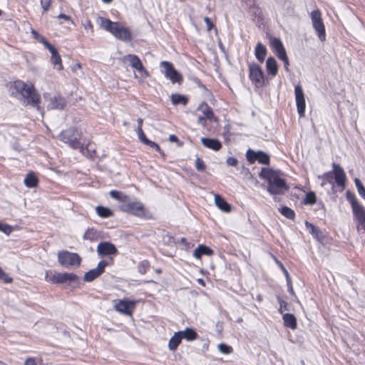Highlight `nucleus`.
I'll list each match as a JSON object with an SVG mask.
<instances>
[{"label": "nucleus", "instance_id": "35", "mask_svg": "<svg viewBox=\"0 0 365 365\" xmlns=\"http://www.w3.org/2000/svg\"><path fill=\"white\" fill-rule=\"evenodd\" d=\"M279 212L289 220H293L295 217L294 212L287 206L279 208Z\"/></svg>", "mask_w": 365, "mask_h": 365}, {"label": "nucleus", "instance_id": "12", "mask_svg": "<svg viewBox=\"0 0 365 365\" xmlns=\"http://www.w3.org/2000/svg\"><path fill=\"white\" fill-rule=\"evenodd\" d=\"M124 62H128L130 65L138 71H139L143 78L148 76V71L145 69L140 59L134 54H128L123 56V58Z\"/></svg>", "mask_w": 365, "mask_h": 365}, {"label": "nucleus", "instance_id": "51", "mask_svg": "<svg viewBox=\"0 0 365 365\" xmlns=\"http://www.w3.org/2000/svg\"><path fill=\"white\" fill-rule=\"evenodd\" d=\"M322 180H323V181L322 182V186H324L327 184V182H328L331 185V187H334L333 182L329 180V174L324 175L322 177Z\"/></svg>", "mask_w": 365, "mask_h": 365}, {"label": "nucleus", "instance_id": "44", "mask_svg": "<svg viewBox=\"0 0 365 365\" xmlns=\"http://www.w3.org/2000/svg\"><path fill=\"white\" fill-rule=\"evenodd\" d=\"M277 300L279 302L280 305L279 308V312L282 314L284 310L287 309V303L282 299H281L279 297H277Z\"/></svg>", "mask_w": 365, "mask_h": 365}, {"label": "nucleus", "instance_id": "49", "mask_svg": "<svg viewBox=\"0 0 365 365\" xmlns=\"http://www.w3.org/2000/svg\"><path fill=\"white\" fill-rule=\"evenodd\" d=\"M276 55L282 61L287 60V58H288L287 56V53H286L285 48H283L280 51L277 52Z\"/></svg>", "mask_w": 365, "mask_h": 365}, {"label": "nucleus", "instance_id": "29", "mask_svg": "<svg viewBox=\"0 0 365 365\" xmlns=\"http://www.w3.org/2000/svg\"><path fill=\"white\" fill-rule=\"evenodd\" d=\"M182 337L179 331L175 332L174 335L170 338L168 343L169 349L175 351L180 344Z\"/></svg>", "mask_w": 365, "mask_h": 365}, {"label": "nucleus", "instance_id": "41", "mask_svg": "<svg viewBox=\"0 0 365 365\" xmlns=\"http://www.w3.org/2000/svg\"><path fill=\"white\" fill-rule=\"evenodd\" d=\"M316 195L314 192H309L307 194L306 197L304 199V203L309 205H313L316 202Z\"/></svg>", "mask_w": 365, "mask_h": 365}, {"label": "nucleus", "instance_id": "43", "mask_svg": "<svg viewBox=\"0 0 365 365\" xmlns=\"http://www.w3.org/2000/svg\"><path fill=\"white\" fill-rule=\"evenodd\" d=\"M135 131L137 133L139 140L143 143H145V142L148 140V138H146L145 133H143V129L141 128H137Z\"/></svg>", "mask_w": 365, "mask_h": 365}, {"label": "nucleus", "instance_id": "6", "mask_svg": "<svg viewBox=\"0 0 365 365\" xmlns=\"http://www.w3.org/2000/svg\"><path fill=\"white\" fill-rule=\"evenodd\" d=\"M119 208L121 211L132 214L137 217H145V210L144 205L139 201L131 200L128 198V200L121 203L119 205Z\"/></svg>", "mask_w": 365, "mask_h": 365}, {"label": "nucleus", "instance_id": "8", "mask_svg": "<svg viewBox=\"0 0 365 365\" xmlns=\"http://www.w3.org/2000/svg\"><path fill=\"white\" fill-rule=\"evenodd\" d=\"M160 66L163 68L162 72L164 73L165 78L169 79L172 83H181L182 77L170 62L161 61Z\"/></svg>", "mask_w": 365, "mask_h": 365}, {"label": "nucleus", "instance_id": "57", "mask_svg": "<svg viewBox=\"0 0 365 365\" xmlns=\"http://www.w3.org/2000/svg\"><path fill=\"white\" fill-rule=\"evenodd\" d=\"M40 43H41L46 48L48 47V46L51 44L49 43L47 40L46 39V38L43 36H41V38L38 39V41Z\"/></svg>", "mask_w": 365, "mask_h": 365}, {"label": "nucleus", "instance_id": "58", "mask_svg": "<svg viewBox=\"0 0 365 365\" xmlns=\"http://www.w3.org/2000/svg\"><path fill=\"white\" fill-rule=\"evenodd\" d=\"M31 33L33 36V38L36 40L38 41V39L41 38V35L39 34L36 30L31 29Z\"/></svg>", "mask_w": 365, "mask_h": 365}, {"label": "nucleus", "instance_id": "9", "mask_svg": "<svg viewBox=\"0 0 365 365\" xmlns=\"http://www.w3.org/2000/svg\"><path fill=\"white\" fill-rule=\"evenodd\" d=\"M312 26L317 33L319 38L324 41L326 39V32L324 23L322 21L321 12L319 9L314 10L310 14Z\"/></svg>", "mask_w": 365, "mask_h": 365}, {"label": "nucleus", "instance_id": "27", "mask_svg": "<svg viewBox=\"0 0 365 365\" xmlns=\"http://www.w3.org/2000/svg\"><path fill=\"white\" fill-rule=\"evenodd\" d=\"M101 238V233L94 228H88L83 235V239L91 242L98 241Z\"/></svg>", "mask_w": 365, "mask_h": 365}, {"label": "nucleus", "instance_id": "17", "mask_svg": "<svg viewBox=\"0 0 365 365\" xmlns=\"http://www.w3.org/2000/svg\"><path fill=\"white\" fill-rule=\"evenodd\" d=\"M135 303L133 302L126 301V300H119L117 304H115L114 309L120 313L131 315V311L130 310V306H134Z\"/></svg>", "mask_w": 365, "mask_h": 365}, {"label": "nucleus", "instance_id": "3", "mask_svg": "<svg viewBox=\"0 0 365 365\" xmlns=\"http://www.w3.org/2000/svg\"><path fill=\"white\" fill-rule=\"evenodd\" d=\"M96 22L101 28L110 32L115 38L119 40L128 41L132 38L130 30L118 22L112 21L102 16H98Z\"/></svg>", "mask_w": 365, "mask_h": 365}, {"label": "nucleus", "instance_id": "61", "mask_svg": "<svg viewBox=\"0 0 365 365\" xmlns=\"http://www.w3.org/2000/svg\"><path fill=\"white\" fill-rule=\"evenodd\" d=\"M169 140L170 142H178V138L175 135H170L169 136Z\"/></svg>", "mask_w": 365, "mask_h": 365}, {"label": "nucleus", "instance_id": "38", "mask_svg": "<svg viewBox=\"0 0 365 365\" xmlns=\"http://www.w3.org/2000/svg\"><path fill=\"white\" fill-rule=\"evenodd\" d=\"M354 182L359 194L365 200V187L362 185L361 180L358 178H356L354 180Z\"/></svg>", "mask_w": 365, "mask_h": 365}, {"label": "nucleus", "instance_id": "19", "mask_svg": "<svg viewBox=\"0 0 365 365\" xmlns=\"http://www.w3.org/2000/svg\"><path fill=\"white\" fill-rule=\"evenodd\" d=\"M247 160H269L270 156L262 151H254L252 149H248L246 153Z\"/></svg>", "mask_w": 365, "mask_h": 365}, {"label": "nucleus", "instance_id": "52", "mask_svg": "<svg viewBox=\"0 0 365 365\" xmlns=\"http://www.w3.org/2000/svg\"><path fill=\"white\" fill-rule=\"evenodd\" d=\"M204 21L207 26V31H210L213 27V24L209 17H205Z\"/></svg>", "mask_w": 365, "mask_h": 365}, {"label": "nucleus", "instance_id": "30", "mask_svg": "<svg viewBox=\"0 0 365 365\" xmlns=\"http://www.w3.org/2000/svg\"><path fill=\"white\" fill-rule=\"evenodd\" d=\"M215 202L216 206L224 212H230L231 210V206L219 195H215Z\"/></svg>", "mask_w": 365, "mask_h": 365}, {"label": "nucleus", "instance_id": "56", "mask_svg": "<svg viewBox=\"0 0 365 365\" xmlns=\"http://www.w3.org/2000/svg\"><path fill=\"white\" fill-rule=\"evenodd\" d=\"M40 43H41L46 48L48 47V46L51 44L49 43L47 40L46 39V38L43 36H41V38L38 39V41Z\"/></svg>", "mask_w": 365, "mask_h": 365}, {"label": "nucleus", "instance_id": "18", "mask_svg": "<svg viewBox=\"0 0 365 365\" xmlns=\"http://www.w3.org/2000/svg\"><path fill=\"white\" fill-rule=\"evenodd\" d=\"M66 103L64 98L60 96H54L50 98L47 108L48 109H63Z\"/></svg>", "mask_w": 365, "mask_h": 365}, {"label": "nucleus", "instance_id": "48", "mask_svg": "<svg viewBox=\"0 0 365 365\" xmlns=\"http://www.w3.org/2000/svg\"><path fill=\"white\" fill-rule=\"evenodd\" d=\"M276 55L282 61L287 60V58H288L287 56V53H286L285 48H283L280 51L277 52Z\"/></svg>", "mask_w": 365, "mask_h": 365}, {"label": "nucleus", "instance_id": "25", "mask_svg": "<svg viewBox=\"0 0 365 365\" xmlns=\"http://www.w3.org/2000/svg\"><path fill=\"white\" fill-rule=\"evenodd\" d=\"M212 254V250L204 245H199L193 252V256L197 259H200L204 255L210 256Z\"/></svg>", "mask_w": 365, "mask_h": 365}, {"label": "nucleus", "instance_id": "10", "mask_svg": "<svg viewBox=\"0 0 365 365\" xmlns=\"http://www.w3.org/2000/svg\"><path fill=\"white\" fill-rule=\"evenodd\" d=\"M250 78L256 87H262L264 83V76L261 67L256 63L249 65Z\"/></svg>", "mask_w": 365, "mask_h": 365}, {"label": "nucleus", "instance_id": "53", "mask_svg": "<svg viewBox=\"0 0 365 365\" xmlns=\"http://www.w3.org/2000/svg\"><path fill=\"white\" fill-rule=\"evenodd\" d=\"M146 145H149L151 148H155L156 150H160V147L158 144H156L155 142H153L148 139V140L145 142Z\"/></svg>", "mask_w": 365, "mask_h": 365}, {"label": "nucleus", "instance_id": "5", "mask_svg": "<svg viewBox=\"0 0 365 365\" xmlns=\"http://www.w3.org/2000/svg\"><path fill=\"white\" fill-rule=\"evenodd\" d=\"M58 261L65 268L78 267L81 262V257L77 253L63 250L58 253Z\"/></svg>", "mask_w": 365, "mask_h": 365}, {"label": "nucleus", "instance_id": "33", "mask_svg": "<svg viewBox=\"0 0 365 365\" xmlns=\"http://www.w3.org/2000/svg\"><path fill=\"white\" fill-rule=\"evenodd\" d=\"M170 98L173 104L174 105H186L187 103V98L185 96H182L180 94H173L171 95Z\"/></svg>", "mask_w": 365, "mask_h": 365}, {"label": "nucleus", "instance_id": "47", "mask_svg": "<svg viewBox=\"0 0 365 365\" xmlns=\"http://www.w3.org/2000/svg\"><path fill=\"white\" fill-rule=\"evenodd\" d=\"M82 26L86 30L90 31L91 34L93 33V26L91 20L86 19V21L82 24Z\"/></svg>", "mask_w": 365, "mask_h": 365}, {"label": "nucleus", "instance_id": "20", "mask_svg": "<svg viewBox=\"0 0 365 365\" xmlns=\"http://www.w3.org/2000/svg\"><path fill=\"white\" fill-rule=\"evenodd\" d=\"M335 182L339 186H344L346 175L343 169L335 163H333Z\"/></svg>", "mask_w": 365, "mask_h": 365}, {"label": "nucleus", "instance_id": "21", "mask_svg": "<svg viewBox=\"0 0 365 365\" xmlns=\"http://www.w3.org/2000/svg\"><path fill=\"white\" fill-rule=\"evenodd\" d=\"M283 324L285 327H288L294 330L297 327V322L295 316L292 314L286 313L282 317Z\"/></svg>", "mask_w": 365, "mask_h": 365}, {"label": "nucleus", "instance_id": "37", "mask_svg": "<svg viewBox=\"0 0 365 365\" xmlns=\"http://www.w3.org/2000/svg\"><path fill=\"white\" fill-rule=\"evenodd\" d=\"M149 268L150 262L148 260L141 261L138 264V272L142 274H144Z\"/></svg>", "mask_w": 365, "mask_h": 365}, {"label": "nucleus", "instance_id": "11", "mask_svg": "<svg viewBox=\"0 0 365 365\" xmlns=\"http://www.w3.org/2000/svg\"><path fill=\"white\" fill-rule=\"evenodd\" d=\"M197 110L202 113V116H199L197 120V123L202 127H205L207 120H209L210 121H217V118L214 115L212 109L207 105V103L205 102L200 103Z\"/></svg>", "mask_w": 365, "mask_h": 365}, {"label": "nucleus", "instance_id": "13", "mask_svg": "<svg viewBox=\"0 0 365 365\" xmlns=\"http://www.w3.org/2000/svg\"><path fill=\"white\" fill-rule=\"evenodd\" d=\"M108 264L106 260H101L98 262V266L86 272L83 277L85 282H92L98 277L105 271V267Z\"/></svg>", "mask_w": 365, "mask_h": 365}, {"label": "nucleus", "instance_id": "36", "mask_svg": "<svg viewBox=\"0 0 365 365\" xmlns=\"http://www.w3.org/2000/svg\"><path fill=\"white\" fill-rule=\"evenodd\" d=\"M110 195L113 199H115V200L120 201V204L125 202L128 198V196H127V195L123 194L121 192L117 191V190H111L110 192Z\"/></svg>", "mask_w": 365, "mask_h": 365}, {"label": "nucleus", "instance_id": "16", "mask_svg": "<svg viewBox=\"0 0 365 365\" xmlns=\"http://www.w3.org/2000/svg\"><path fill=\"white\" fill-rule=\"evenodd\" d=\"M97 252L101 256L114 255L118 252L115 246L110 242H103L98 245Z\"/></svg>", "mask_w": 365, "mask_h": 365}, {"label": "nucleus", "instance_id": "40", "mask_svg": "<svg viewBox=\"0 0 365 365\" xmlns=\"http://www.w3.org/2000/svg\"><path fill=\"white\" fill-rule=\"evenodd\" d=\"M51 62L57 66V70L61 71L63 69L61 58L59 54L54 56H51Z\"/></svg>", "mask_w": 365, "mask_h": 365}, {"label": "nucleus", "instance_id": "22", "mask_svg": "<svg viewBox=\"0 0 365 365\" xmlns=\"http://www.w3.org/2000/svg\"><path fill=\"white\" fill-rule=\"evenodd\" d=\"M266 70L269 75L275 76L278 72V66L274 57H269L266 61Z\"/></svg>", "mask_w": 365, "mask_h": 365}, {"label": "nucleus", "instance_id": "1", "mask_svg": "<svg viewBox=\"0 0 365 365\" xmlns=\"http://www.w3.org/2000/svg\"><path fill=\"white\" fill-rule=\"evenodd\" d=\"M280 172L269 168H263L259 173L261 179L267 181V191L272 195H284L289 189L285 180L280 177Z\"/></svg>", "mask_w": 365, "mask_h": 365}, {"label": "nucleus", "instance_id": "14", "mask_svg": "<svg viewBox=\"0 0 365 365\" xmlns=\"http://www.w3.org/2000/svg\"><path fill=\"white\" fill-rule=\"evenodd\" d=\"M295 99L297 112L300 117L304 116L305 112V98L302 88L300 85H297L294 88Z\"/></svg>", "mask_w": 365, "mask_h": 365}, {"label": "nucleus", "instance_id": "63", "mask_svg": "<svg viewBox=\"0 0 365 365\" xmlns=\"http://www.w3.org/2000/svg\"><path fill=\"white\" fill-rule=\"evenodd\" d=\"M284 62V69L287 71H289V59L287 58V60H283L282 61Z\"/></svg>", "mask_w": 365, "mask_h": 365}, {"label": "nucleus", "instance_id": "46", "mask_svg": "<svg viewBox=\"0 0 365 365\" xmlns=\"http://www.w3.org/2000/svg\"><path fill=\"white\" fill-rule=\"evenodd\" d=\"M0 230L1 232H3L4 233H5L6 235H9L12 231V227H11V226H10L7 224L1 223Z\"/></svg>", "mask_w": 365, "mask_h": 365}, {"label": "nucleus", "instance_id": "64", "mask_svg": "<svg viewBox=\"0 0 365 365\" xmlns=\"http://www.w3.org/2000/svg\"><path fill=\"white\" fill-rule=\"evenodd\" d=\"M227 164L228 166L236 167L238 164V161H227Z\"/></svg>", "mask_w": 365, "mask_h": 365}, {"label": "nucleus", "instance_id": "31", "mask_svg": "<svg viewBox=\"0 0 365 365\" xmlns=\"http://www.w3.org/2000/svg\"><path fill=\"white\" fill-rule=\"evenodd\" d=\"M96 213L102 218H107L114 215L113 212L108 207L98 205L96 207Z\"/></svg>", "mask_w": 365, "mask_h": 365}, {"label": "nucleus", "instance_id": "59", "mask_svg": "<svg viewBox=\"0 0 365 365\" xmlns=\"http://www.w3.org/2000/svg\"><path fill=\"white\" fill-rule=\"evenodd\" d=\"M81 68V65L80 63H76L71 67V71L74 73L77 71L78 69Z\"/></svg>", "mask_w": 365, "mask_h": 365}, {"label": "nucleus", "instance_id": "42", "mask_svg": "<svg viewBox=\"0 0 365 365\" xmlns=\"http://www.w3.org/2000/svg\"><path fill=\"white\" fill-rule=\"evenodd\" d=\"M52 0H40V4L43 9L42 14H44L50 8Z\"/></svg>", "mask_w": 365, "mask_h": 365}, {"label": "nucleus", "instance_id": "55", "mask_svg": "<svg viewBox=\"0 0 365 365\" xmlns=\"http://www.w3.org/2000/svg\"><path fill=\"white\" fill-rule=\"evenodd\" d=\"M287 287H288V292L294 295V289H293V287H292V281H291V279H288V280L287 281Z\"/></svg>", "mask_w": 365, "mask_h": 365}, {"label": "nucleus", "instance_id": "28", "mask_svg": "<svg viewBox=\"0 0 365 365\" xmlns=\"http://www.w3.org/2000/svg\"><path fill=\"white\" fill-rule=\"evenodd\" d=\"M24 182L26 187L33 188L38 185V180L34 173L29 172L26 175Z\"/></svg>", "mask_w": 365, "mask_h": 365}, {"label": "nucleus", "instance_id": "4", "mask_svg": "<svg viewBox=\"0 0 365 365\" xmlns=\"http://www.w3.org/2000/svg\"><path fill=\"white\" fill-rule=\"evenodd\" d=\"M45 279L53 284H71L78 282L79 278L77 274L74 273H61L46 271L45 274Z\"/></svg>", "mask_w": 365, "mask_h": 365}, {"label": "nucleus", "instance_id": "2", "mask_svg": "<svg viewBox=\"0 0 365 365\" xmlns=\"http://www.w3.org/2000/svg\"><path fill=\"white\" fill-rule=\"evenodd\" d=\"M11 93L16 97L24 99V103L36 108L39 111L38 106L40 96L37 93L34 85L28 84L22 81H15L11 87Z\"/></svg>", "mask_w": 365, "mask_h": 365}, {"label": "nucleus", "instance_id": "23", "mask_svg": "<svg viewBox=\"0 0 365 365\" xmlns=\"http://www.w3.org/2000/svg\"><path fill=\"white\" fill-rule=\"evenodd\" d=\"M267 53V48L261 42H258L255 47V56L259 63L264 62Z\"/></svg>", "mask_w": 365, "mask_h": 365}, {"label": "nucleus", "instance_id": "45", "mask_svg": "<svg viewBox=\"0 0 365 365\" xmlns=\"http://www.w3.org/2000/svg\"><path fill=\"white\" fill-rule=\"evenodd\" d=\"M24 365H41V361L35 358H29L26 360Z\"/></svg>", "mask_w": 365, "mask_h": 365}, {"label": "nucleus", "instance_id": "39", "mask_svg": "<svg viewBox=\"0 0 365 365\" xmlns=\"http://www.w3.org/2000/svg\"><path fill=\"white\" fill-rule=\"evenodd\" d=\"M218 349L221 353L225 354H229L233 351V349L231 346L223 343H221L218 345Z\"/></svg>", "mask_w": 365, "mask_h": 365}, {"label": "nucleus", "instance_id": "62", "mask_svg": "<svg viewBox=\"0 0 365 365\" xmlns=\"http://www.w3.org/2000/svg\"><path fill=\"white\" fill-rule=\"evenodd\" d=\"M281 267H282V270H283V272H284V274H285L286 279H287V280H288V279H290V277H289V273H288L287 270L284 268V267L282 264H281Z\"/></svg>", "mask_w": 365, "mask_h": 365}, {"label": "nucleus", "instance_id": "26", "mask_svg": "<svg viewBox=\"0 0 365 365\" xmlns=\"http://www.w3.org/2000/svg\"><path fill=\"white\" fill-rule=\"evenodd\" d=\"M305 226L309 230V233L313 236L314 238L319 241L322 240V233L318 227H316L307 221L305 222Z\"/></svg>", "mask_w": 365, "mask_h": 365}, {"label": "nucleus", "instance_id": "60", "mask_svg": "<svg viewBox=\"0 0 365 365\" xmlns=\"http://www.w3.org/2000/svg\"><path fill=\"white\" fill-rule=\"evenodd\" d=\"M58 19H63L64 20H66V21H71V17L69 16L63 14H59L58 16Z\"/></svg>", "mask_w": 365, "mask_h": 365}, {"label": "nucleus", "instance_id": "7", "mask_svg": "<svg viewBox=\"0 0 365 365\" xmlns=\"http://www.w3.org/2000/svg\"><path fill=\"white\" fill-rule=\"evenodd\" d=\"M58 137L60 140L68 144L73 148H81V143L78 140L79 134L74 128H68L62 131Z\"/></svg>", "mask_w": 365, "mask_h": 365}, {"label": "nucleus", "instance_id": "54", "mask_svg": "<svg viewBox=\"0 0 365 365\" xmlns=\"http://www.w3.org/2000/svg\"><path fill=\"white\" fill-rule=\"evenodd\" d=\"M46 48L50 51L51 56L58 55L57 50L51 44H50Z\"/></svg>", "mask_w": 365, "mask_h": 365}, {"label": "nucleus", "instance_id": "34", "mask_svg": "<svg viewBox=\"0 0 365 365\" xmlns=\"http://www.w3.org/2000/svg\"><path fill=\"white\" fill-rule=\"evenodd\" d=\"M270 44L275 53L284 48L282 41L278 38H272L270 40Z\"/></svg>", "mask_w": 365, "mask_h": 365}, {"label": "nucleus", "instance_id": "15", "mask_svg": "<svg viewBox=\"0 0 365 365\" xmlns=\"http://www.w3.org/2000/svg\"><path fill=\"white\" fill-rule=\"evenodd\" d=\"M351 205L354 216L364 225L365 224L364 207L358 202L356 197H351Z\"/></svg>", "mask_w": 365, "mask_h": 365}, {"label": "nucleus", "instance_id": "50", "mask_svg": "<svg viewBox=\"0 0 365 365\" xmlns=\"http://www.w3.org/2000/svg\"><path fill=\"white\" fill-rule=\"evenodd\" d=\"M205 167L204 161H195V168L198 171H203Z\"/></svg>", "mask_w": 365, "mask_h": 365}, {"label": "nucleus", "instance_id": "24", "mask_svg": "<svg viewBox=\"0 0 365 365\" xmlns=\"http://www.w3.org/2000/svg\"><path fill=\"white\" fill-rule=\"evenodd\" d=\"M201 142L205 147L213 150H218L222 146L221 143L214 138H201Z\"/></svg>", "mask_w": 365, "mask_h": 365}, {"label": "nucleus", "instance_id": "32", "mask_svg": "<svg viewBox=\"0 0 365 365\" xmlns=\"http://www.w3.org/2000/svg\"><path fill=\"white\" fill-rule=\"evenodd\" d=\"M179 332L182 339L184 338L187 341L195 340L197 337V332L192 328L187 327L184 331H180Z\"/></svg>", "mask_w": 365, "mask_h": 365}]
</instances>
